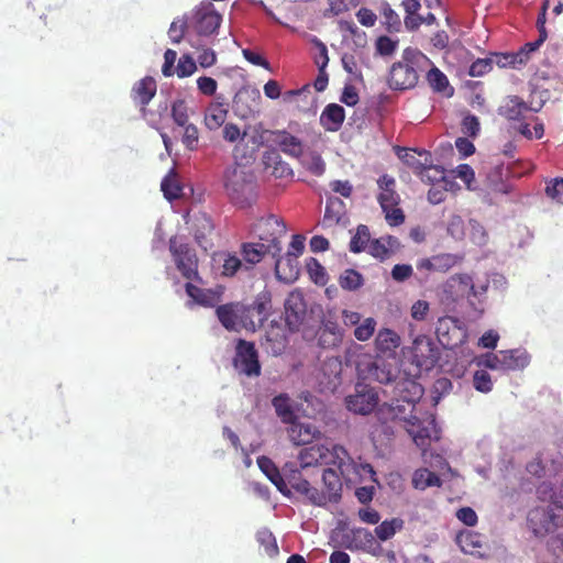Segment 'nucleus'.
I'll return each mask as SVG.
<instances>
[{"mask_svg": "<svg viewBox=\"0 0 563 563\" xmlns=\"http://www.w3.org/2000/svg\"><path fill=\"white\" fill-rule=\"evenodd\" d=\"M431 60L417 48L407 47L401 59L394 63L389 70L388 84L394 90H406L416 87L419 73L427 71Z\"/></svg>", "mask_w": 563, "mask_h": 563, "instance_id": "obj_1", "label": "nucleus"}, {"mask_svg": "<svg viewBox=\"0 0 563 563\" xmlns=\"http://www.w3.org/2000/svg\"><path fill=\"white\" fill-rule=\"evenodd\" d=\"M528 526L537 537L553 533L563 527V495H550L541 499L528 514Z\"/></svg>", "mask_w": 563, "mask_h": 563, "instance_id": "obj_2", "label": "nucleus"}, {"mask_svg": "<svg viewBox=\"0 0 563 563\" xmlns=\"http://www.w3.org/2000/svg\"><path fill=\"white\" fill-rule=\"evenodd\" d=\"M298 459L302 467H309L317 464H332L339 467L343 473L342 467L345 461L350 459L347 451L344 446L333 444L331 448L313 443L300 450Z\"/></svg>", "mask_w": 563, "mask_h": 563, "instance_id": "obj_3", "label": "nucleus"}, {"mask_svg": "<svg viewBox=\"0 0 563 563\" xmlns=\"http://www.w3.org/2000/svg\"><path fill=\"white\" fill-rule=\"evenodd\" d=\"M224 188L235 205L244 207L253 190V175L239 164L230 166L224 172Z\"/></svg>", "mask_w": 563, "mask_h": 563, "instance_id": "obj_4", "label": "nucleus"}, {"mask_svg": "<svg viewBox=\"0 0 563 563\" xmlns=\"http://www.w3.org/2000/svg\"><path fill=\"white\" fill-rule=\"evenodd\" d=\"M169 252L176 268L185 279L202 284V278L198 272L199 261L195 249L188 243L179 241L177 236H173L169 239Z\"/></svg>", "mask_w": 563, "mask_h": 563, "instance_id": "obj_5", "label": "nucleus"}, {"mask_svg": "<svg viewBox=\"0 0 563 563\" xmlns=\"http://www.w3.org/2000/svg\"><path fill=\"white\" fill-rule=\"evenodd\" d=\"M261 243H265L274 251V257L282 252L280 239L286 234L287 228L283 219L269 214L261 218L253 228Z\"/></svg>", "mask_w": 563, "mask_h": 563, "instance_id": "obj_6", "label": "nucleus"}, {"mask_svg": "<svg viewBox=\"0 0 563 563\" xmlns=\"http://www.w3.org/2000/svg\"><path fill=\"white\" fill-rule=\"evenodd\" d=\"M232 363L238 373L247 377H258L262 373L258 352L253 342L239 339Z\"/></svg>", "mask_w": 563, "mask_h": 563, "instance_id": "obj_7", "label": "nucleus"}, {"mask_svg": "<svg viewBox=\"0 0 563 563\" xmlns=\"http://www.w3.org/2000/svg\"><path fill=\"white\" fill-rule=\"evenodd\" d=\"M405 164L412 169L422 180H441L448 184L444 177V169L432 164L431 155L427 151L411 153L407 152L404 156Z\"/></svg>", "mask_w": 563, "mask_h": 563, "instance_id": "obj_8", "label": "nucleus"}, {"mask_svg": "<svg viewBox=\"0 0 563 563\" xmlns=\"http://www.w3.org/2000/svg\"><path fill=\"white\" fill-rule=\"evenodd\" d=\"M406 430L412 438L415 444L424 453L433 440H439V429L434 418L429 417L420 420L411 417L406 424Z\"/></svg>", "mask_w": 563, "mask_h": 563, "instance_id": "obj_9", "label": "nucleus"}, {"mask_svg": "<svg viewBox=\"0 0 563 563\" xmlns=\"http://www.w3.org/2000/svg\"><path fill=\"white\" fill-rule=\"evenodd\" d=\"M379 397L377 390L363 383H357L354 388V394L345 398L346 408L358 415L371 413L378 405Z\"/></svg>", "mask_w": 563, "mask_h": 563, "instance_id": "obj_10", "label": "nucleus"}, {"mask_svg": "<svg viewBox=\"0 0 563 563\" xmlns=\"http://www.w3.org/2000/svg\"><path fill=\"white\" fill-rule=\"evenodd\" d=\"M439 342L446 349H453L465 339V330L457 318L445 316L439 318L435 327Z\"/></svg>", "mask_w": 563, "mask_h": 563, "instance_id": "obj_11", "label": "nucleus"}, {"mask_svg": "<svg viewBox=\"0 0 563 563\" xmlns=\"http://www.w3.org/2000/svg\"><path fill=\"white\" fill-rule=\"evenodd\" d=\"M272 309L271 294L263 291L258 294L251 306H245L244 328L255 331L261 328L269 316Z\"/></svg>", "mask_w": 563, "mask_h": 563, "instance_id": "obj_12", "label": "nucleus"}, {"mask_svg": "<svg viewBox=\"0 0 563 563\" xmlns=\"http://www.w3.org/2000/svg\"><path fill=\"white\" fill-rule=\"evenodd\" d=\"M411 353L419 367L430 368L439 360V349L428 335H418L413 340Z\"/></svg>", "mask_w": 563, "mask_h": 563, "instance_id": "obj_13", "label": "nucleus"}, {"mask_svg": "<svg viewBox=\"0 0 563 563\" xmlns=\"http://www.w3.org/2000/svg\"><path fill=\"white\" fill-rule=\"evenodd\" d=\"M222 16L213 9L212 4L202 5L196 10L192 18V27L197 34L209 36L220 27Z\"/></svg>", "mask_w": 563, "mask_h": 563, "instance_id": "obj_14", "label": "nucleus"}, {"mask_svg": "<svg viewBox=\"0 0 563 563\" xmlns=\"http://www.w3.org/2000/svg\"><path fill=\"white\" fill-rule=\"evenodd\" d=\"M343 544L349 550H361L373 555H377L380 551V545L374 534L364 528L351 530V533L344 536Z\"/></svg>", "mask_w": 563, "mask_h": 563, "instance_id": "obj_15", "label": "nucleus"}, {"mask_svg": "<svg viewBox=\"0 0 563 563\" xmlns=\"http://www.w3.org/2000/svg\"><path fill=\"white\" fill-rule=\"evenodd\" d=\"M216 314L220 323L229 331L238 330L239 325L244 328V320L247 321L245 306L240 302L219 305Z\"/></svg>", "mask_w": 563, "mask_h": 563, "instance_id": "obj_16", "label": "nucleus"}, {"mask_svg": "<svg viewBox=\"0 0 563 563\" xmlns=\"http://www.w3.org/2000/svg\"><path fill=\"white\" fill-rule=\"evenodd\" d=\"M393 394L395 399L401 400L410 410H413L416 402L423 395V388L417 380L404 377L395 382Z\"/></svg>", "mask_w": 563, "mask_h": 563, "instance_id": "obj_17", "label": "nucleus"}, {"mask_svg": "<svg viewBox=\"0 0 563 563\" xmlns=\"http://www.w3.org/2000/svg\"><path fill=\"white\" fill-rule=\"evenodd\" d=\"M188 280L185 284V290L189 298L192 299L194 303L202 307H214L221 299L224 291L223 286H217L216 288H201Z\"/></svg>", "mask_w": 563, "mask_h": 563, "instance_id": "obj_18", "label": "nucleus"}, {"mask_svg": "<svg viewBox=\"0 0 563 563\" xmlns=\"http://www.w3.org/2000/svg\"><path fill=\"white\" fill-rule=\"evenodd\" d=\"M269 141L280 148L286 155L300 158L303 154L302 141L286 130L267 131Z\"/></svg>", "mask_w": 563, "mask_h": 563, "instance_id": "obj_19", "label": "nucleus"}, {"mask_svg": "<svg viewBox=\"0 0 563 563\" xmlns=\"http://www.w3.org/2000/svg\"><path fill=\"white\" fill-rule=\"evenodd\" d=\"M460 549L470 555L484 558L487 554V544L484 536L476 531L463 530L456 536Z\"/></svg>", "mask_w": 563, "mask_h": 563, "instance_id": "obj_20", "label": "nucleus"}, {"mask_svg": "<svg viewBox=\"0 0 563 563\" xmlns=\"http://www.w3.org/2000/svg\"><path fill=\"white\" fill-rule=\"evenodd\" d=\"M264 169L277 179L291 180L294 170L276 150H268L263 154Z\"/></svg>", "mask_w": 563, "mask_h": 563, "instance_id": "obj_21", "label": "nucleus"}, {"mask_svg": "<svg viewBox=\"0 0 563 563\" xmlns=\"http://www.w3.org/2000/svg\"><path fill=\"white\" fill-rule=\"evenodd\" d=\"M307 311V306L303 297L298 291L289 294L285 301L286 322L290 328H297L303 320Z\"/></svg>", "mask_w": 563, "mask_h": 563, "instance_id": "obj_22", "label": "nucleus"}, {"mask_svg": "<svg viewBox=\"0 0 563 563\" xmlns=\"http://www.w3.org/2000/svg\"><path fill=\"white\" fill-rule=\"evenodd\" d=\"M541 108L539 107H529L521 98L518 96H510L504 100V103L499 108V114L506 118L507 120L519 121L525 118V114L528 111L538 112Z\"/></svg>", "mask_w": 563, "mask_h": 563, "instance_id": "obj_23", "label": "nucleus"}, {"mask_svg": "<svg viewBox=\"0 0 563 563\" xmlns=\"http://www.w3.org/2000/svg\"><path fill=\"white\" fill-rule=\"evenodd\" d=\"M240 254L245 264V269H251L254 265L262 262L266 254H272L274 257V251L265 243L261 242L242 243L240 246Z\"/></svg>", "mask_w": 563, "mask_h": 563, "instance_id": "obj_24", "label": "nucleus"}, {"mask_svg": "<svg viewBox=\"0 0 563 563\" xmlns=\"http://www.w3.org/2000/svg\"><path fill=\"white\" fill-rule=\"evenodd\" d=\"M157 85L153 77L146 76L134 84L131 90V98L142 109L150 103L156 95Z\"/></svg>", "mask_w": 563, "mask_h": 563, "instance_id": "obj_25", "label": "nucleus"}, {"mask_svg": "<svg viewBox=\"0 0 563 563\" xmlns=\"http://www.w3.org/2000/svg\"><path fill=\"white\" fill-rule=\"evenodd\" d=\"M318 345L322 349H333L341 344L343 332L334 321H324L317 332Z\"/></svg>", "mask_w": 563, "mask_h": 563, "instance_id": "obj_26", "label": "nucleus"}, {"mask_svg": "<svg viewBox=\"0 0 563 563\" xmlns=\"http://www.w3.org/2000/svg\"><path fill=\"white\" fill-rule=\"evenodd\" d=\"M377 185L380 190L377 200L382 209L396 207L399 203V195L396 192L395 189V178L393 176L385 174L377 180Z\"/></svg>", "mask_w": 563, "mask_h": 563, "instance_id": "obj_27", "label": "nucleus"}, {"mask_svg": "<svg viewBox=\"0 0 563 563\" xmlns=\"http://www.w3.org/2000/svg\"><path fill=\"white\" fill-rule=\"evenodd\" d=\"M344 119V108L338 103H330L323 109L320 115V124L325 131L336 132L341 129Z\"/></svg>", "mask_w": 563, "mask_h": 563, "instance_id": "obj_28", "label": "nucleus"}, {"mask_svg": "<svg viewBox=\"0 0 563 563\" xmlns=\"http://www.w3.org/2000/svg\"><path fill=\"white\" fill-rule=\"evenodd\" d=\"M346 217L345 205L338 197H330L327 200L322 225L331 228L344 221Z\"/></svg>", "mask_w": 563, "mask_h": 563, "instance_id": "obj_29", "label": "nucleus"}, {"mask_svg": "<svg viewBox=\"0 0 563 563\" xmlns=\"http://www.w3.org/2000/svg\"><path fill=\"white\" fill-rule=\"evenodd\" d=\"M257 465L266 477L276 486L279 493H290V490L287 489V483L273 460L265 455L260 456L257 457Z\"/></svg>", "mask_w": 563, "mask_h": 563, "instance_id": "obj_30", "label": "nucleus"}, {"mask_svg": "<svg viewBox=\"0 0 563 563\" xmlns=\"http://www.w3.org/2000/svg\"><path fill=\"white\" fill-rule=\"evenodd\" d=\"M368 375L380 384H388L395 379V368L386 360L377 357L369 364Z\"/></svg>", "mask_w": 563, "mask_h": 563, "instance_id": "obj_31", "label": "nucleus"}, {"mask_svg": "<svg viewBox=\"0 0 563 563\" xmlns=\"http://www.w3.org/2000/svg\"><path fill=\"white\" fill-rule=\"evenodd\" d=\"M503 371H518L525 368L530 361L526 352L519 350L500 351Z\"/></svg>", "mask_w": 563, "mask_h": 563, "instance_id": "obj_32", "label": "nucleus"}, {"mask_svg": "<svg viewBox=\"0 0 563 563\" xmlns=\"http://www.w3.org/2000/svg\"><path fill=\"white\" fill-rule=\"evenodd\" d=\"M228 109L223 103L211 102L205 112V124L209 130H218L225 122Z\"/></svg>", "mask_w": 563, "mask_h": 563, "instance_id": "obj_33", "label": "nucleus"}, {"mask_svg": "<svg viewBox=\"0 0 563 563\" xmlns=\"http://www.w3.org/2000/svg\"><path fill=\"white\" fill-rule=\"evenodd\" d=\"M356 473L361 477V482L364 485L355 487L354 493H375L376 485L379 487L376 478V473L371 464H360L356 468Z\"/></svg>", "mask_w": 563, "mask_h": 563, "instance_id": "obj_34", "label": "nucleus"}, {"mask_svg": "<svg viewBox=\"0 0 563 563\" xmlns=\"http://www.w3.org/2000/svg\"><path fill=\"white\" fill-rule=\"evenodd\" d=\"M494 62L500 68H518L528 62V53L525 49L514 53H496Z\"/></svg>", "mask_w": 563, "mask_h": 563, "instance_id": "obj_35", "label": "nucleus"}, {"mask_svg": "<svg viewBox=\"0 0 563 563\" xmlns=\"http://www.w3.org/2000/svg\"><path fill=\"white\" fill-rule=\"evenodd\" d=\"M314 432L312 426L305 423H291L288 429L289 439L295 445L310 444L314 438Z\"/></svg>", "mask_w": 563, "mask_h": 563, "instance_id": "obj_36", "label": "nucleus"}, {"mask_svg": "<svg viewBox=\"0 0 563 563\" xmlns=\"http://www.w3.org/2000/svg\"><path fill=\"white\" fill-rule=\"evenodd\" d=\"M321 372L330 388L335 389L341 384L342 363L339 357H328L321 365Z\"/></svg>", "mask_w": 563, "mask_h": 563, "instance_id": "obj_37", "label": "nucleus"}, {"mask_svg": "<svg viewBox=\"0 0 563 563\" xmlns=\"http://www.w3.org/2000/svg\"><path fill=\"white\" fill-rule=\"evenodd\" d=\"M375 345L379 352H394L400 345V336L391 329H380L375 338Z\"/></svg>", "mask_w": 563, "mask_h": 563, "instance_id": "obj_38", "label": "nucleus"}, {"mask_svg": "<svg viewBox=\"0 0 563 563\" xmlns=\"http://www.w3.org/2000/svg\"><path fill=\"white\" fill-rule=\"evenodd\" d=\"M412 484L416 489L424 490L430 487H440V477L428 468H419L413 473Z\"/></svg>", "mask_w": 563, "mask_h": 563, "instance_id": "obj_39", "label": "nucleus"}, {"mask_svg": "<svg viewBox=\"0 0 563 563\" xmlns=\"http://www.w3.org/2000/svg\"><path fill=\"white\" fill-rule=\"evenodd\" d=\"M300 163L305 169L317 177L325 173L327 164L322 156L316 151H310L303 155Z\"/></svg>", "mask_w": 563, "mask_h": 563, "instance_id": "obj_40", "label": "nucleus"}, {"mask_svg": "<svg viewBox=\"0 0 563 563\" xmlns=\"http://www.w3.org/2000/svg\"><path fill=\"white\" fill-rule=\"evenodd\" d=\"M404 520L400 518H393L384 520L375 528V536L380 541H387L391 539L398 531L404 528Z\"/></svg>", "mask_w": 563, "mask_h": 563, "instance_id": "obj_41", "label": "nucleus"}, {"mask_svg": "<svg viewBox=\"0 0 563 563\" xmlns=\"http://www.w3.org/2000/svg\"><path fill=\"white\" fill-rule=\"evenodd\" d=\"M275 258H276L275 272H276V275L278 276V278L287 280V282L292 280L298 274V272L296 269V267H297L296 260L297 258H294V256H291V261L288 262L287 256L285 258H283L280 256V254L278 256H276Z\"/></svg>", "mask_w": 563, "mask_h": 563, "instance_id": "obj_42", "label": "nucleus"}, {"mask_svg": "<svg viewBox=\"0 0 563 563\" xmlns=\"http://www.w3.org/2000/svg\"><path fill=\"white\" fill-rule=\"evenodd\" d=\"M256 541L264 548L265 553L274 558L278 554V545L275 536L267 528H262L256 532Z\"/></svg>", "mask_w": 563, "mask_h": 563, "instance_id": "obj_43", "label": "nucleus"}, {"mask_svg": "<svg viewBox=\"0 0 563 563\" xmlns=\"http://www.w3.org/2000/svg\"><path fill=\"white\" fill-rule=\"evenodd\" d=\"M369 230L366 225L360 224L356 229V233L352 236L350 242V251L353 253H360L366 247L368 249L369 242Z\"/></svg>", "mask_w": 563, "mask_h": 563, "instance_id": "obj_44", "label": "nucleus"}, {"mask_svg": "<svg viewBox=\"0 0 563 563\" xmlns=\"http://www.w3.org/2000/svg\"><path fill=\"white\" fill-rule=\"evenodd\" d=\"M339 284L341 288L353 291L363 285V276L357 271L347 268L341 274Z\"/></svg>", "mask_w": 563, "mask_h": 563, "instance_id": "obj_45", "label": "nucleus"}, {"mask_svg": "<svg viewBox=\"0 0 563 563\" xmlns=\"http://www.w3.org/2000/svg\"><path fill=\"white\" fill-rule=\"evenodd\" d=\"M430 87L437 92H443L449 87L446 76L437 67H431L427 73Z\"/></svg>", "mask_w": 563, "mask_h": 563, "instance_id": "obj_46", "label": "nucleus"}, {"mask_svg": "<svg viewBox=\"0 0 563 563\" xmlns=\"http://www.w3.org/2000/svg\"><path fill=\"white\" fill-rule=\"evenodd\" d=\"M322 481L328 493H340L342 492L343 484L341 476L334 468H325L322 473Z\"/></svg>", "mask_w": 563, "mask_h": 563, "instance_id": "obj_47", "label": "nucleus"}, {"mask_svg": "<svg viewBox=\"0 0 563 563\" xmlns=\"http://www.w3.org/2000/svg\"><path fill=\"white\" fill-rule=\"evenodd\" d=\"M172 118L179 126H184L189 123L188 107L185 100L178 99L172 103Z\"/></svg>", "mask_w": 563, "mask_h": 563, "instance_id": "obj_48", "label": "nucleus"}, {"mask_svg": "<svg viewBox=\"0 0 563 563\" xmlns=\"http://www.w3.org/2000/svg\"><path fill=\"white\" fill-rule=\"evenodd\" d=\"M162 191L168 200L178 198L181 195V187L175 176L167 175L161 184Z\"/></svg>", "mask_w": 563, "mask_h": 563, "instance_id": "obj_49", "label": "nucleus"}, {"mask_svg": "<svg viewBox=\"0 0 563 563\" xmlns=\"http://www.w3.org/2000/svg\"><path fill=\"white\" fill-rule=\"evenodd\" d=\"M184 128V134L181 137V142L185 145V147L189 151H195L198 148L199 143V132L195 124L188 123L183 126Z\"/></svg>", "mask_w": 563, "mask_h": 563, "instance_id": "obj_50", "label": "nucleus"}, {"mask_svg": "<svg viewBox=\"0 0 563 563\" xmlns=\"http://www.w3.org/2000/svg\"><path fill=\"white\" fill-rule=\"evenodd\" d=\"M197 70V65L189 54H184L176 66L175 73L179 78L191 76Z\"/></svg>", "mask_w": 563, "mask_h": 563, "instance_id": "obj_51", "label": "nucleus"}, {"mask_svg": "<svg viewBox=\"0 0 563 563\" xmlns=\"http://www.w3.org/2000/svg\"><path fill=\"white\" fill-rule=\"evenodd\" d=\"M494 56L489 58H478L470 66L468 75L472 77H481L493 69Z\"/></svg>", "mask_w": 563, "mask_h": 563, "instance_id": "obj_52", "label": "nucleus"}, {"mask_svg": "<svg viewBox=\"0 0 563 563\" xmlns=\"http://www.w3.org/2000/svg\"><path fill=\"white\" fill-rule=\"evenodd\" d=\"M241 268H245V264H244L243 260L234 254H229L225 257L224 263L222 265V274L224 276L232 277Z\"/></svg>", "mask_w": 563, "mask_h": 563, "instance_id": "obj_53", "label": "nucleus"}, {"mask_svg": "<svg viewBox=\"0 0 563 563\" xmlns=\"http://www.w3.org/2000/svg\"><path fill=\"white\" fill-rule=\"evenodd\" d=\"M368 253L372 256L379 258L380 261H384L390 256V249L387 247L385 239L380 238L371 241V243L368 244Z\"/></svg>", "mask_w": 563, "mask_h": 563, "instance_id": "obj_54", "label": "nucleus"}, {"mask_svg": "<svg viewBox=\"0 0 563 563\" xmlns=\"http://www.w3.org/2000/svg\"><path fill=\"white\" fill-rule=\"evenodd\" d=\"M376 321L374 318H366L363 323L357 325L354 330V336L358 341H367L375 331Z\"/></svg>", "mask_w": 563, "mask_h": 563, "instance_id": "obj_55", "label": "nucleus"}, {"mask_svg": "<svg viewBox=\"0 0 563 563\" xmlns=\"http://www.w3.org/2000/svg\"><path fill=\"white\" fill-rule=\"evenodd\" d=\"M545 194L553 201L563 205V178H555L548 183Z\"/></svg>", "mask_w": 563, "mask_h": 563, "instance_id": "obj_56", "label": "nucleus"}, {"mask_svg": "<svg viewBox=\"0 0 563 563\" xmlns=\"http://www.w3.org/2000/svg\"><path fill=\"white\" fill-rule=\"evenodd\" d=\"M474 388L481 393H488L493 388L490 375L486 371H476L473 377Z\"/></svg>", "mask_w": 563, "mask_h": 563, "instance_id": "obj_57", "label": "nucleus"}, {"mask_svg": "<svg viewBox=\"0 0 563 563\" xmlns=\"http://www.w3.org/2000/svg\"><path fill=\"white\" fill-rule=\"evenodd\" d=\"M273 405L275 407L276 413L283 419L284 422L291 421L294 418V412L290 406L287 404L286 398L277 396L273 399Z\"/></svg>", "mask_w": 563, "mask_h": 563, "instance_id": "obj_58", "label": "nucleus"}, {"mask_svg": "<svg viewBox=\"0 0 563 563\" xmlns=\"http://www.w3.org/2000/svg\"><path fill=\"white\" fill-rule=\"evenodd\" d=\"M376 51L382 56H389L395 53L398 42L383 35L376 40Z\"/></svg>", "mask_w": 563, "mask_h": 563, "instance_id": "obj_59", "label": "nucleus"}, {"mask_svg": "<svg viewBox=\"0 0 563 563\" xmlns=\"http://www.w3.org/2000/svg\"><path fill=\"white\" fill-rule=\"evenodd\" d=\"M289 486L295 489L297 493H311L312 487L309 482L301 478V474L299 471H294L288 478Z\"/></svg>", "mask_w": 563, "mask_h": 563, "instance_id": "obj_60", "label": "nucleus"}, {"mask_svg": "<svg viewBox=\"0 0 563 563\" xmlns=\"http://www.w3.org/2000/svg\"><path fill=\"white\" fill-rule=\"evenodd\" d=\"M389 407L394 418L402 419L407 422L411 417H413L411 415L413 410H410L407 407V404L402 402L401 400L393 398Z\"/></svg>", "mask_w": 563, "mask_h": 563, "instance_id": "obj_61", "label": "nucleus"}, {"mask_svg": "<svg viewBox=\"0 0 563 563\" xmlns=\"http://www.w3.org/2000/svg\"><path fill=\"white\" fill-rule=\"evenodd\" d=\"M481 125L478 118L474 114H467L462 120V132L471 137H476Z\"/></svg>", "mask_w": 563, "mask_h": 563, "instance_id": "obj_62", "label": "nucleus"}, {"mask_svg": "<svg viewBox=\"0 0 563 563\" xmlns=\"http://www.w3.org/2000/svg\"><path fill=\"white\" fill-rule=\"evenodd\" d=\"M186 27H187L186 21H184V20L173 21L169 26V30H168V35H169L170 41L175 44L180 43L185 36Z\"/></svg>", "mask_w": 563, "mask_h": 563, "instance_id": "obj_63", "label": "nucleus"}, {"mask_svg": "<svg viewBox=\"0 0 563 563\" xmlns=\"http://www.w3.org/2000/svg\"><path fill=\"white\" fill-rule=\"evenodd\" d=\"M430 311L429 302L426 300H417L410 308V316L416 321L426 320Z\"/></svg>", "mask_w": 563, "mask_h": 563, "instance_id": "obj_64", "label": "nucleus"}]
</instances>
